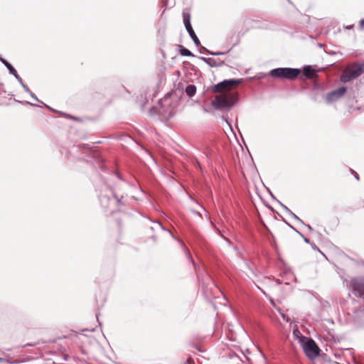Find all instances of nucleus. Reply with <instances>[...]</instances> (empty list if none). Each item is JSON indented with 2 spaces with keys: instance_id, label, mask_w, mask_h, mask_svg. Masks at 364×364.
Listing matches in <instances>:
<instances>
[{
  "instance_id": "f257e3e1",
  "label": "nucleus",
  "mask_w": 364,
  "mask_h": 364,
  "mask_svg": "<svg viewBox=\"0 0 364 364\" xmlns=\"http://www.w3.org/2000/svg\"><path fill=\"white\" fill-rule=\"evenodd\" d=\"M242 82V79L225 80L214 85L212 90L215 93H221L216 95L212 101V105L215 109L229 108L236 103L238 100L237 92H229L236 88Z\"/></svg>"
},
{
  "instance_id": "f03ea898",
  "label": "nucleus",
  "mask_w": 364,
  "mask_h": 364,
  "mask_svg": "<svg viewBox=\"0 0 364 364\" xmlns=\"http://www.w3.org/2000/svg\"><path fill=\"white\" fill-rule=\"evenodd\" d=\"M364 73V63H355L347 65L341 75V81L346 83L359 76Z\"/></svg>"
},
{
  "instance_id": "7ed1b4c3",
  "label": "nucleus",
  "mask_w": 364,
  "mask_h": 364,
  "mask_svg": "<svg viewBox=\"0 0 364 364\" xmlns=\"http://www.w3.org/2000/svg\"><path fill=\"white\" fill-rule=\"evenodd\" d=\"M300 70L289 68H280L272 70L269 75L275 78L294 80L298 77Z\"/></svg>"
},
{
  "instance_id": "20e7f679",
  "label": "nucleus",
  "mask_w": 364,
  "mask_h": 364,
  "mask_svg": "<svg viewBox=\"0 0 364 364\" xmlns=\"http://www.w3.org/2000/svg\"><path fill=\"white\" fill-rule=\"evenodd\" d=\"M303 349L306 356L311 359L316 358L319 353L318 347L311 339L308 340L304 344Z\"/></svg>"
},
{
  "instance_id": "39448f33",
  "label": "nucleus",
  "mask_w": 364,
  "mask_h": 364,
  "mask_svg": "<svg viewBox=\"0 0 364 364\" xmlns=\"http://www.w3.org/2000/svg\"><path fill=\"white\" fill-rule=\"evenodd\" d=\"M183 20L185 27L191 38L196 45H198L200 43L199 39L198 38L191 24V14L184 11L183 12Z\"/></svg>"
},
{
  "instance_id": "423d86ee",
  "label": "nucleus",
  "mask_w": 364,
  "mask_h": 364,
  "mask_svg": "<svg viewBox=\"0 0 364 364\" xmlns=\"http://www.w3.org/2000/svg\"><path fill=\"white\" fill-rule=\"evenodd\" d=\"M352 291L357 297L364 299V282L354 278L350 280Z\"/></svg>"
},
{
  "instance_id": "0eeeda50",
  "label": "nucleus",
  "mask_w": 364,
  "mask_h": 364,
  "mask_svg": "<svg viewBox=\"0 0 364 364\" xmlns=\"http://www.w3.org/2000/svg\"><path fill=\"white\" fill-rule=\"evenodd\" d=\"M346 92V88L345 87H341L337 90H333L330 93H328L327 96V99L330 101H334L340 97H341L345 92Z\"/></svg>"
},
{
  "instance_id": "6e6552de",
  "label": "nucleus",
  "mask_w": 364,
  "mask_h": 364,
  "mask_svg": "<svg viewBox=\"0 0 364 364\" xmlns=\"http://www.w3.org/2000/svg\"><path fill=\"white\" fill-rule=\"evenodd\" d=\"M304 75L308 78H313L315 75V70L310 66H306L304 68Z\"/></svg>"
},
{
  "instance_id": "1a4fd4ad",
  "label": "nucleus",
  "mask_w": 364,
  "mask_h": 364,
  "mask_svg": "<svg viewBox=\"0 0 364 364\" xmlns=\"http://www.w3.org/2000/svg\"><path fill=\"white\" fill-rule=\"evenodd\" d=\"M196 88L195 85H189L186 88V92L189 97H192L196 94Z\"/></svg>"
},
{
  "instance_id": "9d476101",
  "label": "nucleus",
  "mask_w": 364,
  "mask_h": 364,
  "mask_svg": "<svg viewBox=\"0 0 364 364\" xmlns=\"http://www.w3.org/2000/svg\"><path fill=\"white\" fill-rule=\"evenodd\" d=\"M180 53H181V55H182L183 56H191V55H193V54L191 53V52L189 50H188L187 48L183 47L182 46H181Z\"/></svg>"
},
{
  "instance_id": "9b49d317",
  "label": "nucleus",
  "mask_w": 364,
  "mask_h": 364,
  "mask_svg": "<svg viewBox=\"0 0 364 364\" xmlns=\"http://www.w3.org/2000/svg\"><path fill=\"white\" fill-rule=\"evenodd\" d=\"M139 100L142 107H144V106L146 105V103L148 101L146 97L143 96L142 95H140Z\"/></svg>"
},
{
  "instance_id": "f8f14e48",
  "label": "nucleus",
  "mask_w": 364,
  "mask_h": 364,
  "mask_svg": "<svg viewBox=\"0 0 364 364\" xmlns=\"http://www.w3.org/2000/svg\"><path fill=\"white\" fill-rule=\"evenodd\" d=\"M5 65H6V67L9 68V70H10V72L11 73H14L16 72V70L12 67V65L11 64H9V63H5Z\"/></svg>"
},
{
  "instance_id": "ddd939ff",
  "label": "nucleus",
  "mask_w": 364,
  "mask_h": 364,
  "mask_svg": "<svg viewBox=\"0 0 364 364\" xmlns=\"http://www.w3.org/2000/svg\"><path fill=\"white\" fill-rule=\"evenodd\" d=\"M351 171L353 172V173H354V176H355V178L357 180H359V176H358V173L356 172H355L354 171H353V170H351Z\"/></svg>"
},
{
  "instance_id": "4468645a",
  "label": "nucleus",
  "mask_w": 364,
  "mask_h": 364,
  "mask_svg": "<svg viewBox=\"0 0 364 364\" xmlns=\"http://www.w3.org/2000/svg\"><path fill=\"white\" fill-rule=\"evenodd\" d=\"M193 362V359L191 358H188L187 360V363L188 364H191Z\"/></svg>"
},
{
  "instance_id": "2eb2a0df",
  "label": "nucleus",
  "mask_w": 364,
  "mask_h": 364,
  "mask_svg": "<svg viewBox=\"0 0 364 364\" xmlns=\"http://www.w3.org/2000/svg\"><path fill=\"white\" fill-rule=\"evenodd\" d=\"M360 26L363 27L364 26V19L361 20L360 22Z\"/></svg>"
}]
</instances>
